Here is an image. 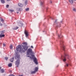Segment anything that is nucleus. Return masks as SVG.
Instances as JSON below:
<instances>
[{
	"mask_svg": "<svg viewBox=\"0 0 76 76\" xmlns=\"http://www.w3.org/2000/svg\"><path fill=\"white\" fill-rule=\"evenodd\" d=\"M44 1H43L41 2L40 4L41 5H42L43 4H44Z\"/></svg>",
	"mask_w": 76,
	"mask_h": 76,
	"instance_id": "nucleus-21",
	"label": "nucleus"
},
{
	"mask_svg": "<svg viewBox=\"0 0 76 76\" xmlns=\"http://www.w3.org/2000/svg\"><path fill=\"white\" fill-rule=\"evenodd\" d=\"M62 58H63V57H62Z\"/></svg>",
	"mask_w": 76,
	"mask_h": 76,
	"instance_id": "nucleus-45",
	"label": "nucleus"
},
{
	"mask_svg": "<svg viewBox=\"0 0 76 76\" xmlns=\"http://www.w3.org/2000/svg\"><path fill=\"white\" fill-rule=\"evenodd\" d=\"M33 52H32V50L31 48H29L27 51V55H29L31 54Z\"/></svg>",
	"mask_w": 76,
	"mask_h": 76,
	"instance_id": "nucleus-3",
	"label": "nucleus"
},
{
	"mask_svg": "<svg viewBox=\"0 0 76 76\" xmlns=\"http://www.w3.org/2000/svg\"><path fill=\"white\" fill-rule=\"evenodd\" d=\"M17 14L19 13V12H17Z\"/></svg>",
	"mask_w": 76,
	"mask_h": 76,
	"instance_id": "nucleus-37",
	"label": "nucleus"
},
{
	"mask_svg": "<svg viewBox=\"0 0 76 76\" xmlns=\"http://www.w3.org/2000/svg\"><path fill=\"white\" fill-rule=\"evenodd\" d=\"M33 60L35 63L36 64H38V61H37V58L34 57L33 58Z\"/></svg>",
	"mask_w": 76,
	"mask_h": 76,
	"instance_id": "nucleus-5",
	"label": "nucleus"
},
{
	"mask_svg": "<svg viewBox=\"0 0 76 76\" xmlns=\"http://www.w3.org/2000/svg\"><path fill=\"white\" fill-rule=\"evenodd\" d=\"M73 11H74V12H76V9L74 8L73 9Z\"/></svg>",
	"mask_w": 76,
	"mask_h": 76,
	"instance_id": "nucleus-25",
	"label": "nucleus"
},
{
	"mask_svg": "<svg viewBox=\"0 0 76 76\" xmlns=\"http://www.w3.org/2000/svg\"><path fill=\"white\" fill-rule=\"evenodd\" d=\"M32 56L33 57H34L35 56L34 55H32Z\"/></svg>",
	"mask_w": 76,
	"mask_h": 76,
	"instance_id": "nucleus-35",
	"label": "nucleus"
},
{
	"mask_svg": "<svg viewBox=\"0 0 76 76\" xmlns=\"http://www.w3.org/2000/svg\"><path fill=\"white\" fill-rule=\"evenodd\" d=\"M1 21L2 22V23H4V20L3 18H2L1 19Z\"/></svg>",
	"mask_w": 76,
	"mask_h": 76,
	"instance_id": "nucleus-22",
	"label": "nucleus"
},
{
	"mask_svg": "<svg viewBox=\"0 0 76 76\" xmlns=\"http://www.w3.org/2000/svg\"><path fill=\"white\" fill-rule=\"evenodd\" d=\"M8 58L7 57H6L5 58L4 60H7V59H8Z\"/></svg>",
	"mask_w": 76,
	"mask_h": 76,
	"instance_id": "nucleus-24",
	"label": "nucleus"
},
{
	"mask_svg": "<svg viewBox=\"0 0 76 76\" xmlns=\"http://www.w3.org/2000/svg\"><path fill=\"white\" fill-rule=\"evenodd\" d=\"M3 47H5V46H6V44H5L4 43L3 44Z\"/></svg>",
	"mask_w": 76,
	"mask_h": 76,
	"instance_id": "nucleus-27",
	"label": "nucleus"
},
{
	"mask_svg": "<svg viewBox=\"0 0 76 76\" xmlns=\"http://www.w3.org/2000/svg\"><path fill=\"white\" fill-rule=\"evenodd\" d=\"M27 57H30V58H31V59H32V57H31V56H28Z\"/></svg>",
	"mask_w": 76,
	"mask_h": 76,
	"instance_id": "nucleus-26",
	"label": "nucleus"
},
{
	"mask_svg": "<svg viewBox=\"0 0 76 76\" xmlns=\"http://www.w3.org/2000/svg\"><path fill=\"white\" fill-rule=\"evenodd\" d=\"M20 76H23V75H20Z\"/></svg>",
	"mask_w": 76,
	"mask_h": 76,
	"instance_id": "nucleus-38",
	"label": "nucleus"
},
{
	"mask_svg": "<svg viewBox=\"0 0 76 76\" xmlns=\"http://www.w3.org/2000/svg\"><path fill=\"white\" fill-rule=\"evenodd\" d=\"M18 6H19L20 7H22L23 5L21 4L20 3H19L18 4Z\"/></svg>",
	"mask_w": 76,
	"mask_h": 76,
	"instance_id": "nucleus-11",
	"label": "nucleus"
},
{
	"mask_svg": "<svg viewBox=\"0 0 76 76\" xmlns=\"http://www.w3.org/2000/svg\"><path fill=\"white\" fill-rule=\"evenodd\" d=\"M63 61H66V58L65 56H64V59H63Z\"/></svg>",
	"mask_w": 76,
	"mask_h": 76,
	"instance_id": "nucleus-13",
	"label": "nucleus"
},
{
	"mask_svg": "<svg viewBox=\"0 0 76 76\" xmlns=\"http://www.w3.org/2000/svg\"><path fill=\"white\" fill-rule=\"evenodd\" d=\"M18 28H19V27L17 26L14 27L12 28V29H14V30H16V29H18Z\"/></svg>",
	"mask_w": 76,
	"mask_h": 76,
	"instance_id": "nucleus-8",
	"label": "nucleus"
},
{
	"mask_svg": "<svg viewBox=\"0 0 76 76\" xmlns=\"http://www.w3.org/2000/svg\"><path fill=\"white\" fill-rule=\"evenodd\" d=\"M25 34L26 35V37H28V36L29 35V34H28V31H25Z\"/></svg>",
	"mask_w": 76,
	"mask_h": 76,
	"instance_id": "nucleus-6",
	"label": "nucleus"
},
{
	"mask_svg": "<svg viewBox=\"0 0 76 76\" xmlns=\"http://www.w3.org/2000/svg\"><path fill=\"white\" fill-rule=\"evenodd\" d=\"M46 10H47V9Z\"/></svg>",
	"mask_w": 76,
	"mask_h": 76,
	"instance_id": "nucleus-44",
	"label": "nucleus"
},
{
	"mask_svg": "<svg viewBox=\"0 0 76 76\" xmlns=\"http://www.w3.org/2000/svg\"><path fill=\"white\" fill-rule=\"evenodd\" d=\"M4 36L5 35L4 34H3L2 35H0V37L1 38L2 37H4Z\"/></svg>",
	"mask_w": 76,
	"mask_h": 76,
	"instance_id": "nucleus-17",
	"label": "nucleus"
},
{
	"mask_svg": "<svg viewBox=\"0 0 76 76\" xmlns=\"http://www.w3.org/2000/svg\"><path fill=\"white\" fill-rule=\"evenodd\" d=\"M10 49H12V48H13V46L12 45H11L10 46Z\"/></svg>",
	"mask_w": 76,
	"mask_h": 76,
	"instance_id": "nucleus-20",
	"label": "nucleus"
},
{
	"mask_svg": "<svg viewBox=\"0 0 76 76\" xmlns=\"http://www.w3.org/2000/svg\"><path fill=\"white\" fill-rule=\"evenodd\" d=\"M4 31H0V35H2L3 34H4Z\"/></svg>",
	"mask_w": 76,
	"mask_h": 76,
	"instance_id": "nucleus-9",
	"label": "nucleus"
},
{
	"mask_svg": "<svg viewBox=\"0 0 76 76\" xmlns=\"http://www.w3.org/2000/svg\"><path fill=\"white\" fill-rule=\"evenodd\" d=\"M74 1H76V0H74Z\"/></svg>",
	"mask_w": 76,
	"mask_h": 76,
	"instance_id": "nucleus-43",
	"label": "nucleus"
},
{
	"mask_svg": "<svg viewBox=\"0 0 76 76\" xmlns=\"http://www.w3.org/2000/svg\"><path fill=\"white\" fill-rule=\"evenodd\" d=\"M1 67H0V69H1Z\"/></svg>",
	"mask_w": 76,
	"mask_h": 76,
	"instance_id": "nucleus-42",
	"label": "nucleus"
},
{
	"mask_svg": "<svg viewBox=\"0 0 76 76\" xmlns=\"http://www.w3.org/2000/svg\"><path fill=\"white\" fill-rule=\"evenodd\" d=\"M25 4H26H26H27V1H26L25 2Z\"/></svg>",
	"mask_w": 76,
	"mask_h": 76,
	"instance_id": "nucleus-29",
	"label": "nucleus"
},
{
	"mask_svg": "<svg viewBox=\"0 0 76 76\" xmlns=\"http://www.w3.org/2000/svg\"><path fill=\"white\" fill-rule=\"evenodd\" d=\"M50 3H52V1H50Z\"/></svg>",
	"mask_w": 76,
	"mask_h": 76,
	"instance_id": "nucleus-36",
	"label": "nucleus"
},
{
	"mask_svg": "<svg viewBox=\"0 0 76 76\" xmlns=\"http://www.w3.org/2000/svg\"><path fill=\"white\" fill-rule=\"evenodd\" d=\"M1 3L4 4L5 3V1L4 0H1Z\"/></svg>",
	"mask_w": 76,
	"mask_h": 76,
	"instance_id": "nucleus-12",
	"label": "nucleus"
},
{
	"mask_svg": "<svg viewBox=\"0 0 76 76\" xmlns=\"http://www.w3.org/2000/svg\"><path fill=\"white\" fill-rule=\"evenodd\" d=\"M31 48H34V47H33V46H31Z\"/></svg>",
	"mask_w": 76,
	"mask_h": 76,
	"instance_id": "nucleus-33",
	"label": "nucleus"
},
{
	"mask_svg": "<svg viewBox=\"0 0 76 76\" xmlns=\"http://www.w3.org/2000/svg\"><path fill=\"white\" fill-rule=\"evenodd\" d=\"M9 5H6V7H7V8H8V7H9Z\"/></svg>",
	"mask_w": 76,
	"mask_h": 76,
	"instance_id": "nucleus-28",
	"label": "nucleus"
},
{
	"mask_svg": "<svg viewBox=\"0 0 76 76\" xmlns=\"http://www.w3.org/2000/svg\"><path fill=\"white\" fill-rule=\"evenodd\" d=\"M7 0V1H10V0Z\"/></svg>",
	"mask_w": 76,
	"mask_h": 76,
	"instance_id": "nucleus-40",
	"label": "nucleus"
},
{
	"mask_svg": "<svg viewBox=\"0 0 76 76\" xmlns=\"http://www.w3.org/2000/svg\"><path fill=\"white\" fill-rule=\"evenodd\" d=\"M10 12H13V10H10Z\"/></svg>",
	"mask_w": 76,
	"mask_h": 76,
	"instance_id": "nucleus-30",
	"label": "nucleus"
},
{
	"mask_svg": "<svg viewBox=\"0 0 76 76\" xmlns=\"http://www.w3.org/2000/svg\"><path fill=\"white\" fill-rule=\"evenodd\" d=\"M58 37L59 38H60V35H58Z\"/></svg>",
	"mask_w": 76,
	"mask_h": 76,
	"instance_id": "nucleus-39",
	"label": "nucleus"
},
{
	"mask_svg": "<svg viewBox=\"0 0 76 76\" xmlns=\"http://www.w3.org/2000/svg\"><path fill=\"white\" fill-rule=\"evenodd\" d=\"M69 1L71 4L73 3V0H69Z\"/></svg>",
	"mask_w": 76,
	"mask_h": 76,
	"instance_id": "nucleus-7",
	"label": "nucleus"
},
{
	"mask_svg": "<svg viewBox=\"0 0 76 76\" xmlns=\"http://www.w3.org/2000/svg\"><path fill=\"white\" fill-rule=\"evenodd\" d=\"M18 25L20 26H23V24L21 23H18Z\"/></svg>",
	"mask_w": 76,
	"mask_h": 76,
	"instance_id": "nucleus-14",
	"label": "nucleus"
},
{
	"mask_svg": "<svg viewBox=\"0 0 76 76\" xmlns=\"http://www.w3.org/2000/svg\"><path fill=\"white\" fill-rule=\"evenodd\" d=\"M63 42H63V41L62 40H61L60 42V44L62 46V47L63 49V50H64V51L65 47H64V46L63 45Z\"/></svg>",
	"mask_w": 76,
	"mask_h": 76,
	"instance_id": "nucleus-4",
	"label": "nucleus"
},
{
	"mask_svg": "<svg viewBox=\"0 0 76 76\" xmlns=\"http://www.w3.org/2000/svg\"><path fill=\"white\" fill-rule=\"evenodd\" d=\"M38 67H36L35 69V71L36 72H38Z\"/></svg>",
	"mask_w": 76,
	"mask_h": 76,
	"instance_id": "nucleus-10",
	"label": "nucleus"
},
{
	"mask_svg": "<svg viewBox=\"0 0 76 76\" xmlns=\"http://www.w3.org/2000/svg\"><path fill=\"white\" fill-rule=\"evenodd\" d=\"M68 66H69V64H66V66L67 67H68Z\"/></svg>",
	"mask_w": 76,
	"mask_h": 76,
	"instance_id": "nucleus-32",
	"label": "nucleus"
},
{
	"mask_svg": "<svg viewBox=\"0 0 76 76\" xmlns=\"http://www.w3.org/2000/svg\"><path fill=\"white\" fill-rule=\"evenodd\" d=\"M23 45H19L16 48L17 51H18L19 50H21V51L25 53V51H26L28 49V43L26 42H24L22 43Z\"/></svg>",
	"mask_w": 76,
	"mask_h": 76,
	"instance_id": "nucleus-1",
	"label": "nucleus"
},
{
	"mask_svg": "<svg viewBox=\"0 0 76 76\" xmlns=\"http://www.w3.org/2000/svg\"><path fill=\"white\" fill-rule=\"evenodd\" d=\"M15 58V59L17 60L15 62V65L16 67H18L19 65V63H20V56L19 55L16 56Z\"/></svg>",
	"mask_w": 76,
	"mask_h": 76,
	"instance_id": "nucleus-2",
	"label": "nucleus"
},
{
	"mask_svg": "<svg viewBox=\"0 0 76 76\" xmlns=\"http://www.w3.org/2000/svg\"><path fill=\"white\" fill-rule=\"evenodd\" d=\"M35 73H36V72L35 71H32L31 73V74H34Z\"/></svg>",
	"mask_w": 76,
	"mask_h": 76,
	"instance_id": "nucleus-18",
	"label": "nucleus"
},
{
	"mask_svg": "<svg viewBox=\"0 0 76 76\" xmlns=\"http://www.w3.org/2000/svg\"><path fill=\"white\" fill-rule=\"evenodd\" d=\"M1 73H4V69H2L1 70Z\"/></svg>",
	"mask_w": 76,
	"mask_h": 76,
	"instance_id": "nucleus-16",
	"label": "nucleus"
},
{
	"mask_svg": "<svg viewBox=\"0 0 76 76\" xmlns=\"http://www.w3.org/2000/svg\"><path fill=\"white\" fill-rule=\"evenodd\" d=\"M29 8H27L26 9V11H29Z\"/></svg>",
	"mask_w": 76,
	"mask_h": 76,
	"instance_id": "nucleus-23",
	"label": "nucleus"
},
{
	"mask_svg": "<svg viewBox=\"0 0 76 76\" xmlns=\"http://www.w3.org/2000/svg\"><path fill=\"white\" fill-rule=\"evenodd\" d=\"M9 67H12V63L9 64H8Z\"/></svg>",
	"mask_w": 76,
	"mask_h": 76,
	"instance_id": "nucleus-15",
	"label": "nucleus"
},
{
	"mask_svg": "<svg viewBox=\"0 0 76 76\" xmlns=\"http://www.w3.org/2000/svg\"><path fill=\"white\" fill-rule=\"evenodd\" d=\"M0 25V26H2V25H3V24L1 23Z\"/></svg>",
	"mask_w": 76,
	"mask_h": 76,
	"instance_id": "nucleus-34",
	"label": "nucleus"
},
{
	"mask_svg": "<svg viewBox=\"0 0 76 76\" xmlns=\"http://www.w3.org/2000/svg\"><path fill=\"white\" fill-rule=\"evenodd\" d=\"M56 21H57V20H56L55 21V22H56Z\"/></svg>",
	"mask_w": 76,
	"mask_h": 76,
	"instance_id": "nucleus-41",
	"label": "nucleus"
},
{
	"mask_svg": "<svg viewBox=\"0 0 76 76\" xmlns=\"http://www.w3.org/2000/svg\"><path fill=\"white\" fill-rule=\"evenodd\" d=\"M14 59V58H12L11 59L10 61L11 62H12V61H13Z\"/></svg>",
	"mask_w": 76,
	"mask_h": 76,
	"instance_id": "nucleus-19",
	"label": "nucleus"
},
{
	"mask_svg": "<svg viewBox=\"0 0 76 76\" xmlns=\"http://www.w3.org/2000/svg\"><path fill=\"white\" fill-rule=\"evenodd\" d=\"M65 56H68V55L67 54H65Z\"/></svg>",
	"mask_w": 76,
	"mask_h": 76,
	"instance_id": "nucleus-31",
	"label": "nucleus"
}]
</instances>
